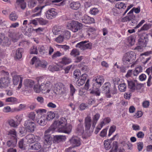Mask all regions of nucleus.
<instances>
[{"instance_id":"nucleus-60","label":"nucleus","mask_w":152,"mask_h":152,"mask_svg":"<svg viewBox=\"0 0 152 152\" xmlns=\"http://www.w3.org/2000/svg\"><path fill=\"white\" fill-rule=\"evenodd\" d=\"M47 106L48 107L51 108H55L56 107V105L52 102L48 103Z\"/></svg>"},{"instance_id":"nucleus-51","label":"nucleus","mask_w":152,"mask_h":152,"mask_svg":"<svg viewBox=\"0 0 152 152\" xmlns=\"http://www.w3.org/2000/svg\"><path fill=\"white\" fill-rule=\"evenodd\" d=\"M49 69L50 71L52 72L54 71H58L59 70V68L56 66H49Z\"/></svg>"},{"instance_id":"nucleus-35","label":"nucleus","mask_w":152,"mask_h":152,"mask_svg":"<svg viewBox=\"0 0 152 152\" xmlns=\"http://www.w3.org/2000/svg\"><path fill=\"white\" fill-rule=\"evenodd\" d=\"M142 67L140 66H139L135 68L133 73L134 75L137 76L139 73L142 72Z\"/></svg>"},{"instance_id":"nucleus-25","label":"nucleus","mask_w":152,"mask_h":152,"mask_svg":"<svg viewBox=\"0 0 152 152\" xmlns=\"http://www.w3.org/2000/svg\"><path fill=\"white\" fill-rule=\"evenodd\" d=\"M89 79H88L87 81L86 82V84H85L84 89H80L79 91V94L80 95H82L83 93L85 92L84 91V89L87 91L89 88Z\"/></svg>"},{"instance_id":"nucleus-56","label":"nucleus","mask_w":152,"mask_h":152,"mask_svg":"<svg viewBox=\"0 0 152 152\" xmlns=\"http://www.w3.org/2000/svg\"><path fill=\"white\" fill-rule=\"evenodd\" d=\"M100 116V115L99 114L97 113L93 117V121L94 122H95V124L99 119Z\"/></svg>"},{"instance_id":"nucleus-28","label":"nucleus","mask_w":152,"mask_h":152,"mask_svg":"<svg viewBox=\"0 0 152 152\" xmlns=\"http://www.w3.org/2000/svg\"><path fill=\"white\" fill-rule=\"evenodd\" d=\"M23 52V49L20 48L18 49L16 51L15 58L18 59L21 58L22 56V53Z\"/></svg>"},{"instance_id":"nucleus-31","label":"nucleus","mask_w":152,"mask_h":152,"mask_svg":"<svg viewBox=\"0 0 152 152\" xmlns=\"http://www.w3.org/2000/svg\"><path fill=\"white\" fill-rule=\"evenodd\" d=\"M91 117H87L85 119V124L86 128L87 129H90L91 127Z\"/></svg>"},{"instance_id":"nucleus-11","label":"nucleus","mask_w":152,"mask_h":152,"mask_svg":"<svg viewBox=\"0 0 152 152\" xmlns=\"http://www.w3.org/2000/svg\"><path fill=\"white\" fill-rule=\"evenodd\" d=\"M24 126L28 131L32 132L34 130L35 124L34 122L28 120L25 122Z\"/></svg>"},{"instance_id":"nucleus-24","label":"nucleus","mask_w":152,"mask_h":152,"mask_svg":"<svg viewBox=\"0 0 152 152\" xmlns=\"http://www.w3.org/2000/svg\"><path fill=\"white\" fill-rule=\"evenodd\" d=\"M40 63V61L39 59L36 57H34L31 59V64H34L35 67H39V63Z\"/></svg>"},{"instance_id":"nucleus-32","label":"nucleus","mask_w":152,"mask_h":152,"mask_svg":"<svg viewBox=\"0 0 152 152\" xmlns=\"http://www.w3.org/2000/svg\"><path fill=\"white\" fill-rule=\"evenodd\" d=\"M40 120L37 121L38 123L41 126L45 125L47 123L48 121L47 119L45 118V116H42L40 118Z\"/></svg>"},{"instance_id":"nucleus-16","label":"nucleus","mask_w":152,"mask_h":152,"mask_svg":"<svg viewBox=\"0 0 152 152\" xmlns=\"http://www.w3.org/2000/svg\"><path fill=\"white\" fill-rule=\"evenodd\" d=\"M82 22L86 24H91L94 23V18L86 15H84L82 18Z\"/></svg>"},{"instance_id":"nucleus-64","label":"nucleus","mask_w":152,"mask_h":152,"mask_svg":"<svg viewBox=\"0 0 152 152\" xmlns=\"http://www.w3.org/2000/svg\"><path fill=\"white\" fill-rule=\"evenodd\" d=\"M44 30V29L42 28H39L37 29H36L34 30L36 32L39 34H42Z\"/></svg>"},{"instance_id":"nucleus-1","label":"nucleus","mask_w":152,"mask_h":152,"mask_svg":"<svg viewBox=\"0 0 152 152\" xmlns=\"http://www.w3.org/2000/svg\"><path fill=\"white\" fill-rule=\"evenodd\" d=\"M72 126L71 125H67V121L64 118H62L58 121H55L50 127L45 132L44 144L50 145L51 144L52 138L48 134L57 129L59 132L66 134L70 133L72 131Z\"/></svg>"},{"instance_id":"nucleus-49","label":"nucleus","mask_w":152,"mask_h":152,"mask_svg":"<svg viewBox=\"0 0 152 152\" xmlns=\"http://www.w3.org/2000/svg\"><path fill=\"white\" fill-rule=\"evenodd\" d=\"M79 52L78 50L76 49H74L72 50L70 53V55L74 56H76L79 55Z\"/></svg>"},{"instance_id":"nucleus-55","label":"nucleus","mask_w":152,"mask_h":152,"mask_svg":"<svg viewBox=\"0 0 152 152\" xmlns=\"http://www.w3.org/2000/svg\"><path fill=\"white\" fill-rule=\"evenodd\" d=\"M18 18V16L15 13H12L10 14V20L12 21L16 20Z\"/></svg>"},{"instance_id":"nucleus-40","label":"nucleus","mask_w":152,"mask_h":152,"mask_svg":"<svg viewBox=\"0 0 152 152\" xmlns=\"http://www.w3.org/2000/svg\"><path fill=\"white\" fill-rule=\"evenodd\" d=\"M81 72L79 70H75L73 73L74 76L75 78L78 79L79 78L81 75Z\"/></svg>"},{"instance_id":"nucleus-47","label":"nucleus","mask_w":152,"mask_h":152,"mask_svg":"<svg viewBox=\"0 0 152 152\" xmlns=\"http://www.w3.org/2000/svg\"><path fill=\"white\" fill-rule=\"evenodd\" d=\"M61 34L63 35V36L64 37V38L65 37L67 39H69L71 36L70 33L68 31L65 32L63 31Z\"/></svg>"},{"instance_id":"nucleus-48","label":"nucleus","mask_w":152,"mask_h":152,"mask_svg":"<svg viewBox=\"0 0 152 152\" xmlns=\"http://www.w3.org/2000/svg\"><path fill=\"white\" fill-rule=\"evenodd\" d=\"M55 46L58 48H63L65 51L69 49V46L66 45H60L58 44H56Z\"/></svg>"},{"instance_id":"nucleus-12","label":"nucleus","mask_w":152,"mask_h":152,"mask_svg":"<svg viewBox=\"0 0 152 152\" xmlns=\"http://www.w3.org/2000/svg\"><path fill=\"white\" fill-rule=\"evenodd\" d=\"M57 15V12L56 10L52 8L47 11L46 16L48 19H50L56 16Z\"/></svg>"},{"instance_id":"nucleus-2","label":"nucleus","mask_w":152,"mask_h":152,"mask_svg":"<svg viewBox=\"0 0 152 152\" xmlns=\"http://www.w3.org/2000/svg\"><path fill=\"white\" fill-rule=\"evenodd\" d=\"M52 85L51 83L48 81L44 82L40 85L38 84L35 85L33 89L34 91L37 93L41 92L45 94L49 93L52 88Z\"/></svg>"},{"instance_id":"nucleus-46","label":"nucleus","mask_w":152,"mask_h":152,"mask_svg":"<svg viewBox=\"0 0 152 152\" xmlns=\"http://www.w3.org/2000/svg\"><path fill=\"white\" fill-rule=\"evenodd\" d=\"M37 53L38 52L36 47L33 46L30 49V54H37Z\"/></svg>"},{"instance_id":"nucleus-19","label":"nucleus","mask_w":152,"mask_h":152,"mask_svg":"<svg viewBox=\"0 0 152 152\" xmlns=\"http://www.w3.org/2000/svg\"><path fill=\"white\" fill-rule=\"evenodd\" d=\"M26 138L28 140V142L31 143L36 141L38 139V137L33 134H30L26 136Z\"/></svg>"},{"instance_id":"nucleus-59","label":"nucleus","mask_w":152,"mask_h":152,"mask_svg":"<svg viewBox=\"0 0 152 152\" xmlns=\"http://www.w3.org/2000/svg\"><path fill=\"white\" fill-rule=\"evenodd\" d=\"M70 94L73 96L75 93L76 90L74 86L72 84H70Z\"/></svg>"},{"instance_id":"nucleus-13","label":"nucleus","mask_w":152,"mask_h":152,"mask_svg":"<svg viewBox=\"0 0 152 152\" xmlns=\"http://www.w3.org/2000/svg\"><path fill=\"white\" fill-rule=\"evenodd\" d=\"M87 42L86 41L81 42L77 44L76 47L79 48L81 49L91 48L92 45V43H89L86 44Z\"/></svg>"},{"instance_id":"nucleus-34","label":"nucleus","mask_w":152,"mask_h":152,"mask_svg":"<svg viewBox=\"0 0 152 152\" xmlns=\"http://www.w3.org/2000/svg\"><path fill=\"white\" fill-rule=\"evenodd\" d=\"M115 7L119 9H125L126 7V5L123 2H118L115 4Z\"/></svg>"},{"instance_id":"nucleus-20","label":"nucleus","mask_w":152,"mask_h":152,"mask_svg":"<svg viewBox=\"0 0 152 152\" xmlns=\"http://www.w3.org/2000/svg\"><path fill=\"white\" fill-rule=\"evenodd\" d=\"M16 5L18 7H20L23 9H24L26 7V3L25 0H17Z\"/></svg>"},{"instance_id":"nucleus-57","label":"nucleus","mask_w":152,"mask_h":152,"mask_svg":"<svg viewBox=\"0 0 152 152\" xmlns=\"http://www.w3.org/2000/svg\"><path fill=\"white\" fill-rule=\"evenodd\" d=\"M18 125V122H16L13 120H10V126L14 127H16Z\"/></svg>"},{"instance_id":"nucleus-23","label":"nucleus","mask_w":152,"mask_h":152,"mask_svg":"<svg viewBox=\"0 0 152 152\" xmlns=\"http://www.w3.org/2000/svg\"><path fill=\"white\" fill-rule=\"evenodd\" d=\"M110 121V118H105L101 123L98 126L97 129H99V130H100L106 124L109 123Z\"/></svg>"},{"instance_id":"nucleus-29","label":"nucleus","mask_w":152,"mask_h":152,"mask_svg":"<svg viewBox=\"0 0 152 152\" xmlns=\"http://www.w3.org/2000/svg\"><path fill=\"white\" fill-rule=\"evenodd\" d=\"M71 60L70 59L66 57H63L61 59V61L59 63L64 65L68 64L71 63Z\"/></svg>"},{"instance_id":"nucleus-33","label":"nucleus","mask_w":152,"mask_h":152,"mask_svg":"<svg viewBox=\"0 0 152 152\" xmlns=\"http://www.w3.org/2000/svg\"><path fill=\"white\" fill-rule=\"evenodd\" d=\"M53 91L56 94H59L62 92L61 88L58 84L55 85Z\"/></svg>"},{"instance_id":"nucleus-61","label":"nucleus","mask_w":152,"mask_h":152,"mask_svg":"<svg viewBox=\"0 0 152 152\" xmlns=\"http://www.w3.org/2000/svg\"><path fill=\"white\" fill-rule=\"evenodd\" d=\"M29 118L33 120L35 119V114L34 112H31L28 115Z\"/></svg>"},{"instance_id":"nucleus-42","label":"nucleus","mask_w":152,"mask_h":152,"mask_svg":"<svg viewBox=\"0 0 152 152\" xmlns=\"http://www.w3.org/2000/svg\"><path fill=\"white\" fill-rule=\"evenodd\" d=\"M66 139L65 136L62 135H56L54 137V140L57 141H61L65 140Z\"/></svg>"},{"instance_id":"nucleus-45","label":"nucleus","mask_w":152,"mask_h":152,"mask_svg":"<svg viewBox=\"0 0 152 152\" xmlns=\"http://www.w3.org/2000/svg\"><path fill=\"white\" fill-rule=\"evenodd\" d=\"M116 129V127L115 126L113 125L110 126L109 130V133L108 134L109 136H110L115 131Z\"/></svg>"},{"instance_id":"nucleus-5","label":"nucleus","mask_w":152,"mask_h":152,"mask_svg":"<svg viewBox=\"0 0 152 152\" xmlns=\"http://www.w3.org/2000/svg\"><path fill=\"white\" fill-rule=\"evenodd\" d=\"M136 55L135 53L131 51L126 53L123 58V61L124 63L128 62H132L136 59Z\"/></svg>"},{"instance_id":"nucleus-4","label":"nucleus","mask_w":152,"mask_h":152,"mask_svg":"<svg viewBox=\"0 0 152 152\" xmlns=\"http://www.w3.org/2000/svg\"><path fill=\"white\" fill-rule=\"evenodd\" d=\"M67 28L75 32L83 28V24L75 20L70 21L67 22L66 25Z\"/></svg>"},{"instance_id":"nucleus-3","label":"nucleus","mask_w":152,"mask_h":152,"mask_svg":"<svg viewBox=\"0 0 152 152\" xmlns=\"http://www.w3.org/2000/svg\"><path fill=\"white\" fill-rule=\"evenodd\" d=\"M148 36L147 34H144L141 35L138 40V46L135 48L134 49L136 50L139 51H142L143 48L146 46L148 40Z\"/></svg>"},{"instance_id":"nucleus-6","label":"nucleus","mask_w":152,"mask_h":152,"mask_svg":"<svg viewBox=\"0 0 152 152\" xmlns=\"http://www.w3.org/2000/svg\"><path fill=\"white\" fill-rule=\"evenodd\" d=\"M1 73H3L5 77L1 78L0 80V87H6L8 86L9 83V73L8 72H6L4 70H2Z\"/></svg>"},{"instance_id":"nucleus-41","label":"nucleus","mask_w":152,"mask_h":152,"mask_svg":"<svg viewBox=\"0 0 152 152\" xmlns=\"http://www.w3.org/2000/svg\"><path fill=\"white\" fill-rule=\"evenodd\" d=\"M84 132L83 128V126L79 125L76 130V133L79 135L82 134Z\"/></svg>"},{"instance_id":"nucleus-18","label":"nucleus","mask_w":152,"mask_h":152,"mask_svg":"<svg viewBox=\"0 0 152 152\" xmlns=\"http://www.w3.org/2000/svg\"><path fill=\"white\" fill-rule=\"evenodd\" d=\"M63 27L61 26H55L53 28V32L54 34L56 35L62 34Z\"/></svg>"},{"instance_id":"nucleus-38","label":"nucleus","mask_w":152,"mask_h":152,"mask_svg":"<svg viewBox=\"0 0 152 152\" xmlns=\"http://www.w3.org/2000/svg\"><path fill=\"white\" fill-rule=\"evenodd\" d=\"M118 88L120 91L124 92L126 88V84L124 83H121L119 85Z\"/></svg>"},{"instance_id":"nucleus-37","label":"nucleus","mask_w":152,"mask_h":152,"mask_svg":"<svg viewBox=\"0 0 152 152\" xmlns=\"http://www.w3.org/2000/svg\"><path fill=\"white\" fill-rule=\"evenodd\" d=\"M61 34L57 37L53 39L54 41L58 43H61L63 42L64 40V37L62 36Z\"/></svg>"},{"instance_id":"nucleus-17","label":"nucleus","mask_w":152,"mask_h":152,"mask_svg":"<svg viewBox=\"0 0 152 152\" xmlns=\"http://www.w3.org/2000/svg\"><path fill=\"white\" fill-rule=\"evenodd\" d=\"M88 77V75L86 74H84L82 75L81 76L78 78L77 81V84L78 86H80L83 85L85 83L86 78Z\"/></svg>"},{"instance_id":"nucleus-27","label":"nucleus","mask_w":152,"mask_h":152,"mask_svg":"<svg viewBox=\"0 0 152 152\" xmlns=\"http://www.w3.org/2000/svg\"><path fill=\"white\" fill-rule=\"evenodd\" d=\"M135 38L132 36L129 37L127 39V42L128 43V45L129 46H132L135 43Z\"/></svg>"},{"instance_id":"nucleus-58","label":"nucleus","mask_w":152,"mask_h":152,"mask_svg":"<svg viewBox=\"0 0 152 152\" xmlns=\"http://www.w3.org/2000/svg\"><path fill=\"white\" fill-rule=\"evenodd\" d=\"M107 129H104L101 132L100 134V136L102 137H105L107 134Z\"/></svg>"},{"instance_id":"nucleus-14","label":"nucleus","mask_w":152,"mask_h":152,"mask_svg":"<svg viewBox=\"0 0 152 152\" xmlns=\"http://www.w3.org/2000/svg\"><path fill=\"white\" fill-rule=\"evenodd\" d=\"M70 143L73 147L79 146L81 144L80 139L76 136H73L70 140Z\"/></svg>"},{"instance_id":"nucleus-36","label":"nucleus","mask_w":152,"mask_h":152,"mask_svg":"<svg viewBox=\"0 0 152 152\" xmlns=\"http://www.w3.org/2000/svg\"><path fill=\"white\" fill-rule=\"evenodd\" d=\"M111 142V140H104V145L106 149L108 150L110 148Z\"/></svg>"},{"instance_id":"nucleus-52","label":"nucleus","mask_w":152,"mask_h":152,"mask_svg":"<svg viewBox=\"0 0 152 152\" xmlns=\"http://www.w3.org/2000/svg\"><path fill=\"white\" fill-rule=\"evenodd\" d=\"M133 16L128 15L122 18L121 21L123 22H127L129 21L132 19Z\"/></svg>"},{"instance_id":"nucleus-30","label":"nucleus","mask_w":152,"mask_h":152,"mask_svg":"<svg viewBox=\"0 0 152 152\" xmlns=\"http://www.w3.org/2000/svg\"><path fill=\"white\" fill-rule=\"evenodd\" d=\"M47 110L44 109H39L36 110V112L39 116H40V117L42 116H45V114L46 113Z\"/></svg>"},{"instance_id":"nucleus-7","label":"nucleus","mask_w":152,"mask_h":152,"mask_svg":"<svg viewBox=\"0 0 152 152\" xmlns=\"http://www.w3.org/2000/svg\"><path fill=\"white\" fill-rule=\"evenodd\" d=\"M104 78L102 76L98 75L95 77L93 82L94 83L93 88H94V87L96 86L97 87L99 88L104 83Z\"/></svg>"},{"instance_id":"nucleus-15","label":"nucleus","mask_w":152,"mask_h":152,"mask_svg":"<svg viewBox=\"0 0 152 152\" xmlns=\"http://www.w3.org/2000/svg\"><path fill=\"white\" fill-rule=\"evenodd\" d=\"M23 78L20 76L16 75L13 77V82L14 85H17L19 84L18 88H20L22 86Z\"/></svg>"},{"instance_id":"nucleus-43","label":"nucleus","mask_w":152,"mask_h":152,"mask_svg":"<svg viewBox=\"0 0 152 152\" xmlns=\"http://www.w3.org/2000/svg\"><path fill=\"white\" fill-rule=\"evenodd\" d=\"M99 88V87H97L95 90L91 91L90 92V93L94 94L96 96H99L100 92Z\"/></svg>"},{"instance_id":"nucleus-44","label":"nucleus","mask_w":152,"mask_h":152,"mask_svg":"<svg viewBox=\"0 0 152 152\" xmlns=\"http://www.w3.org/2000/svg\"><path fill=\"white\" fill-rule=\"evenodd\" d=\"M31 148L32 150H37L41 148V146L39 143H37L34 144L33 145L31 146Z\"/></svg>"},{"instance_id":"nucleus-26","label":"nucleus","mask_w":152,"mask_h":152,"mask_svg":"<svg viewBox=\"0 0 152 152\" xmlns=\"http://www.w3.org/2000/svg\"><path fill=\"white\" fill-rule=\"evenodd\" d=\"M55 116V113L52 111H49L47 113V116H45V118L47 121H50L53 119Z\"/></svg>"},{"instance_id":"nucleus-21","label":"nucleus","mask_w":152,"mask_h":152,"mask_svg":"<svg viewBox=\"0 0 152 152\" xmlns=\"http://www.w3.org/2000/svg\"><path fill=\"white\" fill-rule=\"evenodd\" d=\"M80 5V4L78 1H73L69 4V7L70 8L74 10H77L79 9Z\"/></svg>"},{"instance_id":"nucleus-54","label":"nucleus","mask_w":152,"mask_h":152,"mask_svg":"<svg viewBox=\"0 0 152 152\" xmlns=\"http://www.w3.org/2000/svg\"><path fill=\"white\" fill-rule=\"evenodd\" d=\"M99 12V10L96 8H94L91 9L90 11V13L92 15H96Z\"/></svg>"},{"instance_id":"nucleus-8","label":"nucleus","mask_w":152,"mask_h":152,"mask_svg":"<svg viewBox=\"0 0 152 152\" xmlns=\"http://www.w3.org/2000/svg\"><path fill=\"white\" fill-rule=\"evenodd\" d=\"M110 84L109 83H105L102 86V88L103 93L105 94V95L107 97L110 98L111 97V88Z\"/></svg>"},{"instance_id":"nucleus-22","label":"nucleus","mask_w":152,"mask_h":152,"mask_svg":"<svg viewBox=\"0 0 152 152\" xmlns=\"http://www.w3.org/2000/svg\"><path fill=\"white\" fill-rule=\"evenodd\" d=\"M26 88H31L33 87L34 84V81L30 80H26L24 83Z\"/></svg>"},{"instance_id":"nucleus-9","label":"nucleus","mask_w":152,"mask_h":152,"mask_svg":"<svg viewBox=\"0 0 152 152\" xmlns=\"http://www.w3.org/2000/svg\"><path fill=\"white\" fill-rule=\"evenodd\" d=\"M16 133L14 130L10 131V147L15 146L17 144Z\"/></svg>"},{"instance_id":"nucleus-39","label":"nucleus","mask_w":152,"mask_h":152,"mask_svg":"<svg viewBox=\"0 0 152 152\" xmlns=\"http://www.w3.org/2000/svg\"><path fill=\"white\" fill-rule=\"evenodd\" d=\"M140 7H138L137 8H133L128 13V14L129 15L130 14H132L133 12H134L136 13H138L140 12Z\"/></svg>"},{"instance_id":"nucleus-53","label":"nucleus","mask_w":152,"mask_h":152,"mask_svg":"<svg viewBox=\"0 0 152 152\" xmlns=\"http://www.w3.org/2000/svg\"><path fill=\"white\" fill-rule=\"evenodd\" d=\"M4 39L6 40L7 41V42H8V39L7 38H5L4 36L2 34H0V45L1 44ZM6 43V42H5Z\"/></svg>"},{"instance_id":"nucleus-50","label":"nucleus","mask_w":152,"mask_h":152,"mask_svg":"<svg viewBox=\"0 0 152 152\" xmlns=\"http://www.w3.org/2000/svg\"><path fill=\"white\" fill-rule=\"evenodd\" d=\"M151 26L150 24H145L141 28L140 30H147L151 27Z\"/></svg>"},{"instance_id":"nucleus-62","label":"nucleus","mask_w":152,"mask_h":152,"mask_svg":"<svg viewBox=\"0 0 152 152\" xmlns=\"http://www.w3.org/2000/svg\"><path fill=\"white\" fill-rule=\"evenodd\" d=\"M18 102L16 99L13 97H10V104H16Z\"/></svg>"},{"instance_id":"nucleus-10","label":"nucleus","mask_w":152,"mask_h":152,"mask_svg":"<svg viewBox=\"0 0 152 152\" xmlns=\"http://www.w3.org/2000/svg\"><path fill=\"white\" fill-rule=\"evenodd\" d=\"M128 87L132 91L134 90L139 88L140 85L137 81L135 80H131L127 81Z\"/></svg>"},{"instance_id":"nucleus-63","label":"nucleus","mask_w":152,"mask_h":152,"mask_svg":"<svg viewBox=\"0 0 152 152\" xmlns=\"http://www.w3.org/2000/svg\"><path fill=\"white\" fill-rule=\"evenodd\" d=\"M61 53L59 51H57L54 53L52 56L53 58H55L57 57L61 56Z\"/></svg>"}]
</instances>
